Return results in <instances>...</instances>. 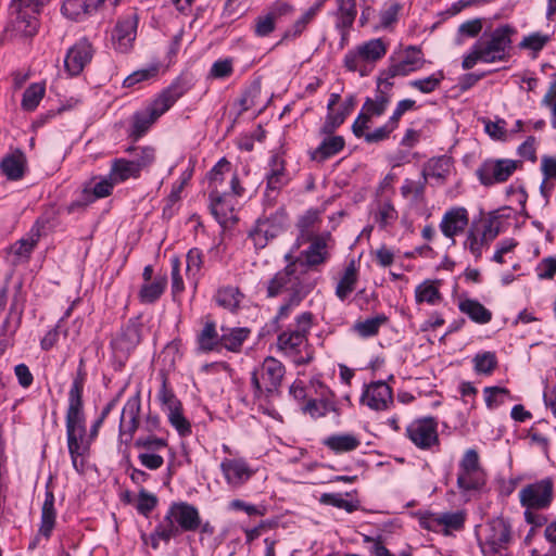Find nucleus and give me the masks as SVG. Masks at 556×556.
I'll list each match as a JSON object with an SVG mask.
<instances>
[{
  "label": "nucleus",
  "instance_id": "1",
  "mask_svg": "<svg viewBox=\"0 0 556 556\" xmlns=\"http://www.w3.org/2000/svg\"><path fill=\"white\" fill-rule=\"evenodd\" d=\"M299 266H303L300 260L291 261L266 282L267 298L287 294L273 320L276 331L280 329L279 320L288 318L313 289V286L301 277Z\"/></svg>",
  "mask_w": 556,
  "mask_h": 556
},
{
  "label": "nucleus",
  "instance_id": "2",
  "mask_svg": "<svg viewBox=\"0 0 556 556\" xmlns=\"http://www.w3.org/2000/svg\"><path fill=\"white\" fill-rule=\"evenodd\" d=\"M517 30L509 24L500 25L475 42L470 52L464 56V70L472 68L478 62L495 63L506 62L513 49V36Z\"/></svg>",
  "mask_w": 556,
  "mask_h": 556
},
{
  "label": "nucleus",
  "instance_id": "3",
  "mask_svg": "<svg viewBox=\"0 0 556 556\" xmlns=\"http://www.w3.org/2000/svg\"><path fill=\"white\" fill-rule=\"evenodd\" d=\"M187 91V88L180 80H175L164 89L144 110L136 112L132 116V130L130 136L136 140L142 137L151 125L174 103L180 99Z\"/></svg>",
  "mask_w": 556,
  "mask_h": 556
},
{
  "label": "nucleus",
  "instance_id": "4",
  "mask_svg": "<svg viewBox=\"0 0 556 556\" xmlns=\"http://www.w3.org/2000/svg\"><path fill=\"white\" fill-rule=\"evenodd\" d=\"M231 169L230 163L224 157L217 162V164L210 172V185H211V212L215 219L222 225L226 226L230 222H236L237 217L235 214V202L230 193L219 190V185L223 182L225 173H229Z\"/></svg>",
  "mask_w": 556,
  "mask_h": 556
},
{
  "label": "nucleus",
  "instance_id": "5",
  "mask_svg": "<svg viewBox=\"0 0 556 556\" xmlns=\"http://www.w3.org/2000/svg\"><path fill=\"white\" fill-rule=\"evenodd\" d=\"M86 419H67V446L75 470L80 471L84 462L78 460L88 452L92 440L97 437L102 419H97L89 429Z\"/></svg>",
  "mask_w": 556,
  "mask_h": 556
},
{
  "label": "nucleus",
  "instance_id": "6",
  "mask_svg": "<svg viewBox=\"0 0 556 556\" xmlns=\"http://www.w3.org/2000/svg\"><path fill=\"white\" fill-rule=\"evenodd\" d=\"M314 315L303 312L295 318V327L281 331L277 337V348L289 356H299L301 349L307 345L308 333L313 326Z\"/></svg>",
  "mask_w": 556,
  "mask_h": 556
},
{
  "label": "nucleus",
  "instance_id": "7",
  "mask_svg": "<svg viewBox=\"0 0 556 556\" xmlns=\"http://www.w3.org/2000/svg\"><path fill=\"white\" fill-rule=\"evenodd\" d=\"M285 376V366L275 357L268 356L261 367L252 374V384L257 394L273 393L278 390Z\"/></svg>",
  "mask_w": 556,
  "mask_h": 556
},
{
  "label": "nucleus",
  "instance_id": "8",
  "mask_svg": "<svg viewBox=\"0 0 556 556\" xmlns=\"http://www.w3.org/2000/svg\"><path fill=\"white\" fill-rule=\"evenodd\" d=\"M387 53V46L382 39H370L349 51L344 56V66L350 72H361L364 75L363 63H374L382 59Z\"/></svg>",
  "mask_w": 556,
  "mask_h": 556
},
{
  "label": "nucleus",
  "instance_id": "9",
  "mask_svg": "<svg viewBox=\"0 0 556 556\" xmlns=\"http://www.w3.org/2000/svg\"><path fill=\"white\" fill-rule=\"evenodd\" d=\"M520 165V161L509 159H490L485 160L478 167L476 174L483 186L490 187L507 181Z\"/></svg>",
  "mask_w": 556,
  "mask_h": 556
},
{
  "label": "nucleus",
  "instance_id": "10",
  "mask_svg": "<svg viewBox=\"0 0 556 556\" xmlns=\"http://www.w3.org/2000/svg\"><path fill=\"white\" fill-rule=\"evenodd\" d=\"M554 482L545 478L531 484H527L519 491L520 503L528 509L547 508L553 500Z\"/></svg>",
  "mask_w": 556,
  "mask_h": 556
},
{
  "label": "nucleus",
  "instance_id": "11",
  "mask_svg": "<svg viewBox=\"0 0 556 556\" xmlns=\"http://www.w3.org/2000/svg\"><path fill=\"white\" fill-rule=\"evenodd\" d=\"M163 521L176 526L179 530V534L182 531H195L201 526V518L198 509L185 502L174 503Z\"/></svg>",
  "mask_w": 556,
  "mask_h": 556
},
{
  "label": "nucleus",
  "instance_id": "12",
  "mask_svg": "<svg viewBox=\"0 0 556 556\" xmlns=\"http://www.w3.org/2000/svg\"><path fill=\"white\" fill-rule=\"evenodd\" d=\"M94 49L87 38L79 39L65 55L64 66L71 76L79 75L93 58Z\"/></svg>",
  "mask_w": 556,
  "mask_h": 556
},
{
  "label": "nucleus",
  "instance_id": "13",
  "mask_svg": "<svg viewBox=\"0 0 556 556\" xmlns=\"http://www.w3.org/2000/svg\"><path fill=\"white\" fill-rule=\"evenodd\" d=\"M40 11H33L30 8H17L15 3L10 4L11 26L16 36L33 37L37 34L39 22L37 14Z\"/></svg>",
  "mask_w": 556,
  "mask_h": 556
},
{
  "label": "nucleus",
  "instance_id": "14",
  "mask_svg": "<svg viewBox=\"0 0 556 556\" xmlns=\"http://www.w3.org/2000/svg\"><path fill=\"white\" fill-rule=\"evenodd\" d=\"M137 14H130L117 21L112 33V41L117 51L125 53L132 48L137 36Z\"/></svg>",
  "mask_w": 556,
  "mask_h": 556
},
{
  "label": "nucleus",
  "instance_id": "15",
  "mask_svg": "<svg viewBox=\"0 0 556 556\" xmlns=\"http://www.w3.org/2000/svg\"><path fill=\"white\" fill-rule=\"evenodd\" d=\"M469 224V213L463 206H453L442 216L439 228L443 236L452 239L465 231Z\"/></svg>",
  "mask_w": 556,
  "mask_h": 556
},
{
  "label": "nucleus",
  "instance_id": "16",
  "mask_svg": "<svg viewBox=\"0 0 556 556\" xmlns=\"http://www.w3.org/2000/svg\"><path fill=\"white\" fill-rule=\"evenodd\" d=\"M406 431L408 438L420 448H429L438 442L434 419H414Z\"/></svg>",
  "mask_w": 556,
  "mask_h": 556
},
{
  "label": "nucleus",
  "instance_id": "17",
  "mask_svg": "<svg viewBox=\"0 0 556 556\" xmlns=\"http://www.w3.org/2000/svg\"><path fill=\"white\" fill-rule=\"evenodd\" d=\"M330 238V233L325 232L309 239H303V241L309 242V247L303 252L305 261H300L303 266H299V268H304L305 266H317L325 263L329 257L327 245Z\"/></svg>",
  "mask_w": 556,
  "mask_h": 556
},
{
  "label": "nucleus",
  "instance_id": "18",
  "mask_svg": "<svg viewBox=\"0 0 556 556\" xmlns=\"http://www.w3.org/2000/svg\"><path fill=\"white\" fill-rule=\"evenodd\" d=\"M362 401L375 410H383L393 403L392 389L383 381L372 382L364 392Z\"/></svg>",
  "mask_w": 556,
  "mask_h": 556
},
{
  "label": "nucleus",
  "instance_id": "19",
  "mask_svg": "<svg viewBox=\"0 0 556 556\" xmlns=\"http://www.w3.org/2000/svg\"><path fill=\"white\" fill-rule=\"evenodd\" d=\"M86 379L87 374L84 369V363L81 359L68 391V407L66 417H79L83 414V391L85 388Z\"/></svg>",
  "mask_w": 556,
  "mask_h": 556
},
{
  "label": "nucleus",
  "instance_id": "20",
  "mask_svg": "<svg viewBox=\"0 0 556 556\" xmlns=\"http://www.w3.org/2000/svg\"><path fill=\"white\" fill-rule=\"evenodd\" d=\"M161 380V389L157 399L161 403L164 414L167 417H184L181 402L178 400L173 389L168 386V378L165 371L159 374Z\"/></svg>",
  "mask_w": 556,
  "mask_h": 556
},
{
  "label": "nucleus",
  "instance_id": "21",
  "mask_svg": "<svg viewBox=\"0 0 556 556\" xmlns=\"http://www.w3.org/2000/svg\"><path fill=\"white\" fill-rule=\"evenodd\" d=\"M220 468L226 481L232 486H240L247 482L254 471L242 459H224Z\"/></svg>",
  "mask_w": 556,
  "mask_h": 556
},
{
  "label": "nucleus",
  "instance_id": "22",
  "mask_svg": "<svg viewBox=\"0 0 556 556\" xmlns=\"http://www.w3.org/2000/svg\"><path fill=\"white\" fill-rule=\"evenodd\" d=\"M27 168V159L21 149L7 154L0 162V169L9 180H20Z\"/></svg>",
  "mask_w": 556,
  "mask_h": 556
},
{
  "label": "nucleus",
  "instance_id": "23",
  "mask_svg": "<svg viewBox=\"0 0 556 556\" xmlns=\"http://www.w3.org/2000/svg\"><path fill=\"white\" fill-rule=\"evenodd\" d=\"M510 541V526L502 518L493 519L488 525L485 542L490 549L497 553L505 548Z\"/></svg>",
  "mask_w": 556,
  "mask_h": 556
},
{
  "label": "nucleus",
  "instance_id": "24",
  "mask_svg": "<svg viewBox=\"0 0 556 556\" xmlns=\"http://www.w3.org/2000/svg\"><path fill=\"white\" fill-rule=\"evenodd\" d=\"M141 341V325L129 320L122 329L119 336L113 341L115 351L124 354L130 353Z\"/></svg>",
  "mask_w": 556,
  "mask_h": 556
},
{
  "label": "nucleus",
  "instance_id": "25",
  "mask_svg": "<svg viewBox=\"0 0 556 556\" xmlns=\"http://www.w3.org/2000/svg\"><path fill=\"white\" fill-rule=\"evenodd\" d=\"M325 136L326 137L320 144L309 153L311 159L318 163H323L332 157L341 152L345 147V140L342 136H334L333 134Z\"/></svg>",
  "mask_w": 556,
  "mask_h": 556
},
{
  "label": "nucleus",
  "instance_id": "26",
  "mask_svg": "<svg viewBox=\"0 0 556 556\" xmlns=\"http://www.w3.org/2000/svg\"><path fill=\"white\" fill-rule=\"evenodd\" d=\"M198 350L203 353L220 350V334L213 319L206 318L203 328L197 336Z\"/></svg>",
  "mask_w": 556,
  "mask_h": 556
},
{
  "label": "nucleus",
  "instance_id": "27",
  "mask_svg": "<svg viewBox=\"0 0 556 556\" xmlns=\"http://www.w3.org/2000/svg\"><path fill=\"white\" fill-rule=\"evenodd\" d=\"M281 228V224L275 225L269 218L258 219L254 229L250 231L249 237L256 249H263L270 239L277 237Z\"/></svg>",
  "mask_w": 556,
  "mask_h": 556
},
{
  "label": "nucleus",
  "instance_id": "28",
  "mask_svg": "<svg viewBox=\"0 0 556 556\" xmlns=\"http://www.w3.org/2000/svg\"><path fill=\"white\" fill-rule=\"evenodd\" d=\"M72 308H68L64 316L58 321L55 327L49 330L46 336L42 338L40 345L45 351H49L52 349L59 341L62 336L65 340L71 339V341H75L79 334V326L73 332H71L65 327V319L70 316Z\"/></svg>",
  "mask_w": 556,
  "mask_h": 556
},
{
  "label": "nucleus",
  "instance_id": "29",
  "mask_svg": "<svg viewBox=\"0 0 556 556\" xmlns=\"http://www.w3.org/2000/svg\"><path fill=\"white\" fill-rule=\"evenodd\" d=\"M41 236V228L35 224L26 237L20 239L11 247V252L16 257V262L27 261L37 245Z\"/></svg>",
  "mask_w": 556,
  "mask_h": 556
},
{
  "label": "nucleus",
  "instance_id": "30",
  "mask_svg": "<svg viewBox=\"0 0 556 556\" xmlns=\"http://www.w3.org/2000/svg\"><path fill=\"white\" fill-rule=\"evenodd\" d=\"M328 0H317L307 11H305L301 17H299L290 28H288L282 38L281 41L295 39L299 36L303 34L306 26L315 18L317 13L321 10V8L325 5V3Z\"/></svg>",
  "mask_w": 556,
  "mask_h": 556
},
{
  "label": "nucleus",
  "instance_id": "31",
  "mask_svg": "<svg viewBox=\"0 0 556 556\" xmlns=\"http://www.w3.org/2000/svg\"><path fill=\"white\" fill-rule=\"evenodd\" d=\"M220 330V349L225 348L235 353L240 352L243 342L251 332L250 329L245 327L228 328L223 326Z\"/></svg>",
  "mask_w": 556,
  "mask_h": 556
},
{
  "label": "nucleus",
  "instance_id": "32",
  "mask_svg": "<svg viewBox=\"0 0 556 556\" xmlns=\"http://www.w3.org/2000/svg\"><path fill=\"white\" fill-rule=\"evenodd\" d=\"M451 167V157L445 155L432 157L425 164L421 175L425 180L431 177L444 181L450 175Z\"/></svg>",
  "mask_w": 556,
  "mask_h": 556
},
{
  "label": "nucleus",
  "instance_id": "33",
  "mask_svg": "<svg viewBox=\"0 0 556 556\" xmlns=\"http://www.w3.org/2000/svg\"><path fill=\"white\" fill-rule=\"evenodd\" d=\"M458 308L476 324L484 325L492 319V312L477 300L465 299L459 302Z\"/></svg>",
  "mask_w": 556,
  "mask_h": 556
},
{
  "label": "nucleus",
  "instance_id": "34",
  "mask_svg": "<svg viewBox=\"0 0 556 556\" xmlns=\"http://www.w3.org/2000/svg\"><path fill=\"white\" fill-rule=\"evenodd\" d=\"M336 28H352L357 15L356 0H336Z\"/></svg>",
  "mask_w": 556,
  "mask_h": 556
},
{
  "label": "nucleus",
  "instance_id": "35",
  "mask_svg": "<svg viewBox=\"0 0 556 556\" xmlns=\"http://www.w3.org/2000/svg\"><path fill=\"white\" fill-rule=\"evenodd\" d=\"M243 294L237 287H223L217 290L214 300L218 306L235 313L240 306Z\"/></svg>",
  "mask_w": 556,
  "mask_h": 556
},
{
  "label": "nucleus",
  "instance_id": "36",
  "mask_svg": "<svg viewBox=\"0 0 556 556\" xmlns=\"http://www.w3.org/2000/svg\"><path fill=\"white\" fill-rule=\"evenodd\" d=\"M323 443L325 446L339 454L356 450L359 446L361 441L354 434L344 433L330 435L326 438Z\"/></svg>",
  "mask_w": 556,
  "mask_h": 556
},
{
  "label": "nucleus",
  "instance_id": "37",
  "mask_svg": "<svg viewBox=\"0 0 556 556\" xmlns=\"http://www.w3.org/2000/svg\"><path fill=\"white\" fill-rule=\"evenodd\" d=\"M116 182L111 178V174L108 178L102 179L97 182L93 187L92 193H89L85 190L86 201H75L72 202L68 206V212H73L75 208L85 207L88 202H92L96 199H101L109 197L112 193L113 187Z\"/></svg>",
  "mask_w": 556,
  "mask_h": 556
},
{
  "label": "nucleus",
  "instance_id": "38",
  "mask_svg": "<svg viewBox=\"0 0 556 556\" xmlns=\"http://www.w3.org/2000/svg\"><path fill=\"white\" fill-rule=\"evenodd\" d=\"M267 188L279 190L288 181V174L285 167V161L279 155H274L270 160V170L266 175Z\"/></svg>",
  "mask_w": 556,
  "mask_h": 556
},
{
  "label": "nucleus",
  "instance_id": "39",
  "mask_svg": "<svg viewBox=\"0 0 556 556\" xmlns=\"http://www.w3.org/2000/svg\"><path fill=\"white\" fill-rule=\"evenodd\" d=\"M55 525V509H54V495L53 492L47 490L46 498L41 508V525L39 532L49 538Z\"/></svg>",
  "mask_w": 556,
  "mask_h": 556
},
{
  "label": "nucleus",
  "instance_id": "40",
  "mask_svg": "<svg viewBox=\"0 0 556 556\" xmlns=\"http://www.w3.org/2000/svg\"><path fill=\"white\" fill-rule=\"evenodd\" d=\"M110 174H111V178L116 184L124 182L129 178L140 177V172L132 164V162L128 161L126 159H123V157L115 159L112 162Z\"/></svg>",
  "mask_w": 556,
  "mask_h": 556
},
{
  "label": "nucleus",
  "instance_id": "41",
  "mask_svg": "<svg viewBox=\"0 0 556 556\" xmlns=\"http://www.w3.org/2000/svg\"><path fill=\"white\" fill-rule=\"evenodd\" d=\"M399 213L390 199L380 200L377 203V210L374 214V219L381 229L393 225Z\"/></svg>",
  "mask_w": 556,
  "mask_h": 556
},
{
  "label": "nucleus",
  "instance_id": "42",
  "mask_svg": "<svg viewBox=\"0 0 556 556\" xmlns=\"http://www.w3.org/2000/svg\"><path fill=\"white\" fill-rule=\"evenodd\" d=\"M167 285L166 276H156L152 282L142 285L139 299L142 303H154L164 292Z\"/></svg>",
  "mask_w": 556,
  "mask_h": 556
},
{
  "label": "nucleus",
  "instance_id": "43",
  "mask_svg": "<svg viewBox=\"0 0 556 556\" xmlns=\"http://www.w3.org/2000/svg\"><path fill=\"white\" fill-rule=\"evenodd\" d=\"M357 282V271L352 262L344 270L343 276L339 280L336 288V295L344 301L355 289Z\"/></svg>",
  "mask_w": 556,
  "mask_h": 556
},
{
  "label": "nucleus",
  "instance_id": "44",
  "mask_svg": "<svg viewBox=\"0 0 556 556\" xmlns=\"http://www.w3.org/2000/svg\"><path fill=\"white\" fill-rule=\"evenodd\" d=\"M388 323L384 314L367 318L364 321H357L353 326V330L362 338H370L377 336L382 325Z\"/></svg>",
  "mask_w": 556,
  "mask_h": 556
},
{
  "label": "nucleus",
  "instance_id": "45",
  "mask_svg": "<svg viewBox=\"0 0 556 556\" xmlns=\"http://www.w3.org/2000/svg\"><path fill=\"white\" fill-rule=\"evenodd\" d=\"M319 224L320 216L317 210H309L304 215H302L298 222V228L300 230L302 240L318 236L316 231Z\"/></svg>",
  "mask_w": 556,
  "mask_h": 556
},
{
  "label": "nucleus",
  "instance_id": "46",
  "mask_svg": "<svg viewBox=\"0 0 556 556\" xmlns=\"http://www.w3.org/2000/svg\"><path fill=\"white\" fill-rule=\"evenodd\" d=\"M415 298L417 303L426 302L430 305H435L442 300L439 288L430 280H426L417 286L415 290Z\"/></svg>",
  "mask_w": 556,
  "mask_h": 556
},
{
  "label": "nucleus",
  "instance_id": "47",
  "mask_svg": "<svg viewBox=\"0 0 556 556\" xmlns=\"http://www.w3.org/2000/svg\"><path fill=\"white\" fill-rule=\"evenodd\" d=\"M303 413L311 415L317 414L319 416L337 414V408L332 395L308 401L303 407Z\"/></svg>",
  "mask_w": 556,
  "mask_h": 556
},
{
  "label": "nucleus",
  "instance_id": "48",
  "mask_svg": "<svg viewBox=\"0 0 556 556\" xmlns=\"http://www.w3.org/2000/svg\"><path fill=\"white\" fill-rule=\"evenodd\" d=\"M127 151L134 153L130 161L140 173L150 167L155 160V150L151 147H131Z\"/></svg>",
  "mask_w": 556,
  "mask_h": 556
},
{
  "label": "nucleus",
  "instance_id": "49",
  "mask_svg": "<svg viewBox=\"0 0 556 556\" xmlns=\"http://www.w3.org/2000/svg\"><path fill=\"white\" fill-rule=\"evenodd\" d=\"M46 92L45 85L31 84L26 88L22 98V108L25 111H34L42 100Z\"/></svg>",
  "mask_w": 556,
  "mask_h": 556
},
{
  "label": "nucleus",
  "instance_id": "50",
  "mask_svg": "<svg viewBox=\"0 0 556 556\" xmlns=\"http://www.w3.org/2000/svg\"><path fill=\"white\" fill-rule=\"evenodd\" d=\"M484 483L483 472H470L459 470L457 476V485L463 491H473L480 489Z\"/></svg>",
  "mask_w": 556,
  "mask_h": 556
},
{
  "label": "nucleus",
  "instance_id": "51",
  "mask_svg": "<svg viewBox=\"0 0 556 556\" xmlns=\"http://www.w3.org/2000/svg\"><path fill=\"white\" fill-rule=\"evenodd\" d=\"M472 362L478 374L491 375L497 367V358L493 352L479 353L473 357Z\"/></svg>",
  "mask_w": 556,
  "mask_h": 556
},
{
  "label": "nucleus",
  "instance_id": "52",
  "mask_svg": "<svg viewBox=\"0 0 556 556\" xmlns=\"http://www.w3.org/2000/svg\"><path fill=\"white\" fill-rule=\"evenodd\" d=\"M443 79L444 74L442 71H439L426 78L409 81V86L422 93H431L439 88Z\"/></svg>",
  "mask_w": 556,
  "mask_h": 556
},
{
  "label": "nucleus",
  "instance_id": "53",
  "mask_svg": "<svg viewBox=\"0 0 556 556\" xmlns=\"http://www.w3.org/2000/svg\"><path fill=\"white\" fill-rule=\"evenodd\" d=\"M179 535V530L176 526L165 523L162 521L150 536L151 546L156 549L159 547V541L163 540L168 542L172 538Z\"/></svg>",
  "mask_w": 556,
  "mask_h": 556
},
{
  "label": "nucleus",
  "instance_id": "54",
  "mask_svg": "<svg viewBox=\"0 0 556 556\" xmlns=\"http://www.w3.org/2000/svg\"><path fill=\"white\" fill-rule=\"evenodd\" d=\"M62 12L71 20L79 21L89 15L86 0H65L62 5Z\"/></svg>",
  "mask_w": 556,
  "mask_h": 556
},
{
  "label": "nucleus",
  "instance_id": "55",
  "mask_svg": "<svg viewBox=\"0 0 556 556\" xmlns=\"http://www.w3.org/2000/svg\"><path fill=\"white\" fill-rule=\"evenodd\" d=\"M276 21L267 12L258 15L254 21L253 31L256 37H268L276 29Z\"/></svg>",
  "mask_w": 556,
  "mask_h": 556
},
{
  "label": "nucleus",
  "instance_id": "56",
  "mask_svg": "<svg viewBox=\"0 0 556 556\" xmlns=\"http://www.w3.org/2000/svg\"><path fill=\"white\" fill-rule=\"evenodd\" d=\"M157 73H159V65L153 64V65L149 66L148 68L138 70V71L131 73L129 76H127L124 79L123 85H124V87H127V88L132 87L138 83L149 80V79L155 77L157 75Z\"/></svg>",
  "mask_w": 556,
  "mask_h": 556
},
{
  "label": "nucleus",
  "instance_id": "57",
  "mask_svg": "<svg viewBox=\"0 0 556 556\" xmlns=\"http://www.w3.org/2000/svg\"><path fill=\"white\" fill-rule=\"evenodd\" d=\"M261 94V85L258 83H253L249 86L239 99V105L241 108V112H247L256 105V98Z\"/></svg>",
  "mask_w": 556,
  "mask_h": 556
},
{
  "label": "nucleus",
  "instance_id": "58",
  "mask_svg": "<svg viewBox=\"0 0 556 556\" xmlns=\"http://www.w3.org/2000/svg\"><path fill=\"white\" fill-rule=\"evenodd\" d=\"M551 40L548 35H543L541 33H533L529 36H526L519 43L520 49H528L533 52L541 51L545 45Z\"/></svg>",
  "mask_w": 556,
  "mask_h": 556
},
{
  "label": "nucleus",
  "instance_id": "59",
  "mask_svg": "<svg viewBox=\"0 0 556 556\" xmlns=\"http://www.w3.org/2000/svg\"><path fill=\"white\" fill-rule=\"evenodd\" d=\"M404 52L405 56L403 61L413 72L420 70L425 65L426 61L419 47L408 46L405 48Z\"/></svg>",
  "mask_w": 556,
  "mask_h": 556
},
{
  "label": "nucleus",
  "instance_id": "60",
  "mask_svg": "<svg viewBox=\"0 0 556 556\" xmlns=\"http://www.w3.org/2000/svg\"><path fill=\"white\" fill-rule=\"evenodd\" d=\"M344 114L341 111L334 112L328 111L325 123L320 127L319 132L321 135H332L345 121Z\"/></svg>",
  "mask_w": 556,
  "mask_h": 556
},
{
  "label": "nucleus",
  "instance_id": "61",
  "mask_svg": "<svg viewBox=\"0 0 556 556\" xmlns=\"http://www.w3.org/2000/svg\"><path fill=\"white\" fill-rule=\"evenodd\" d=\"M233 73V62L231 59H222L213 63L208 76L214 79H224Z\"/></svg>",
  "mask_w": 556,
  "mask_h": 556
},
{
  "label": "nucleus",
  "instance_id": "62",
  "mask_svg": "<svg viewBox=\"0 0 556 556\" xmlns=\"http://www.w3.org/2000/svg\"><path fill=\"white\" fill-rule=\"evenodd\" d=\"M484 395L486 406L494 408L504 403L505 397L509 395V391L500 387H486L484 389Z\"/></svg>",
  "mask_w": 556,
  "mask_h": 556
},
{
  "label": "nucleus",
  "instance_id": "63",
  "mask_svg": "<svg viewBox=\"0 0 556 556\" xmlns=\"http://www.w3.org/2000/svg\"><path fill=\"white\" fill-rule=\"evenodd\" d=\"M266 12L278 22L280 18L291 15L294 12V7L286 0H276L267 8Z\"/></svg>",
  "mask_w": 556,
  "mask_h": 556
},
{
  "label": "nucleus",
  "instance_id": "64",
  "mask_svg": "<svg viewBox=\"0 0 556 556\" xmlns=\"http://www.w3.org/2000/svg\"><path fill=\"white\" fill-rule=\"evenodd\" d=\"M536 275L540 279H552L556 275V257L548 256L540 261L536 266Z\"/></svg>",
  "mask_w": 556,
  "mask_h": 556
}]
</instances>
